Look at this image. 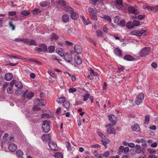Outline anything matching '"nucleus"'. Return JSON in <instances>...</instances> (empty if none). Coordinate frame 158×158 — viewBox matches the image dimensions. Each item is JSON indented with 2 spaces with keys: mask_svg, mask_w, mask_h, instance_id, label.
Here are the masks:
<instances>
[{
  "mask_svg": "<svg viewBox=\"0 0 158 158\" xmlns=\"http://www.w3.org/2000/svg\"><path fill=\"white\" fill-rule=\"evenodd\" d=\"M50 122L48 120H46L44 121L42 124V131L44 132H48L51 129L50 127Z\"/></svg>",
  "mask_w": 158,
  "mask_h": 158,
  "instance_id": "1",
  "label": "nucleus"
},
{
  "mask_svg": "<svg viewBox=\"0 0 158 158\" xmlns=\"http://www.w3.org/2000/svg\"><path fill=\"white\" fill-rule=\"evenodd\" d=\"M151 52V48L146 47L142 49L139 52V55L141 57H144L148 55Z\"/></svg>",
  "mask_w": 158,
  "mask_h": 158,
  "instance_id": "2",
  "label": "nucleus"
},
{
  "mask_svg": "<svg viewBox=\"0 0 158 158\" xmlns=\"http://www.w3.org/2000/svg\"><path fill=\"white\" fill-rule=\"evenodd\" d=\"M15 87L19 89L18 90H16V94L18 95V96L22 95L23 91H22L21 89L23 88V85L22 83L20 81H17L15 83Z\"/></svg>",
  "mask_w": 158,
  "mask_h": 158,
  "instance_id": "3",
  "label": "nucleus"
},
{
  "mask_svg": "<svg viewBox=\"0 0 158 158\" xmlns=\"http://www.w3.org/2000/svg\"><path fill=\"white\" fill-rule=\"evenodd\" d=\"M8 134L6 133H5L3 136L2 142L6 143L7 144L9 143V141H8L9 140L10 142H12L14 139L13 136H12L10 137H8Z\"/></svg>",
  "mask_w": 158,
  "mask_h": 158,
  "instance_id": "4",
  "label": "nucleus"
},
{
  "mask_svg": "<svg viewBox=\"0 0 158 158\" xmlns=\"http://www.w3.org/2000/svg\"><path fill=\"white\" fill-rule=\"evenodd\" d=\"M127 11L130 13L134 15H138L139 13V11L136 7L132 6H129L127 8Z\"/></svg>",
  "mask_w": 158,
  "mask_h": 158,
  "instance_id": "5",
  "label": "nucleus"
},
{
  "mask_svg": "<svg viewBox=\"0 0 158 158\" xmlns=\"http://www.w3.org/2000/svg\"><path fill=\"white\" fill-rule=\"evenodd\" d=\"M82 63V60L81 58L79 56H75L74 61L73 62L72 65L75 67H79Z\"/></svg>",
  "mask_w": 158,
  "mask_h": 158,
  "instance_id": "6",
  "label": "nucleus"
},
{
  "mask_svg": "<svg viewBox=\"0 0 158 158\" xmlns=\"http://www.w3.org/2000/svg\"><path fill=\"white\" fill-rule=\"evenodd\" d=\"M144 97L143 94L142 93L139 94L137 96L135 100V102L137 105H139L142 102L144 99Z\"/></svg>",
  "mask_w": 158,
  "mask_h": 158,
  "instance_id": "7",
  "label": "nucleus"
},
{
  "mask_svg": "<svg viewBox=\"0 0 158 158\" xmlns=\"http://www.w3.org/2000/svg\"><path fill=\"white\" fill-rule=\"evenodd\" d=\"M48 145L52 150L54 151H57L58 150V147L56 143L53 141H50Z\"/></svg>",
  "mask_w": 158,
  "mask_h": 158,
  "instance_id": "8",
  "label": "nucleus"
},
{
  "mask_svg": "<svg viewBox=\"0 0 158 158\" xmlns=\"http://www.w3.org/2000/svg\"><path fill=\"white\" fill-rule=\"evenodd\" d=\"M34 102L35 104L38 105L40 106H44L46 103L45 101L42 99L41 100L37 99L35 100Z\"/></svg>",
  "mask_w": 158,
  "mask_h": 158,
  "instance_id": "9",
  "label": "nucleus"
},
{
  "mask_svg": "<svg viewBox=\"0 0 158 158\" xmlns=\"http://www.w3.org/2000/svg\"><path fill=\"white\" fill-rule=\"evenodd\" d=\"M23 96V97H25L26 96L27 98L30 99H31L34 96V94L32 92H29L28 93V91L27 90H26L23 93H22Z\"/></svg>",
  "mask_w": 158,
  "mask_h": 158,
  "instance_id": "10",
  "label": "nucleus"
},
{
  "mask_svg": "<svg viewBox=\"0 0 158 158\" xmlns=\"http://www.w3.org/2000/svg\"><path fill=\"white\" fill-rule=\"evenodd\" d=\"M63 56L65 60L67 62H71L72 61L73 58L70 54L65 53Z\"/></svg>",
  "mask_w": 158,
  "mask_h": 158,
  "instance_id": "11",
  "label": "nucleus"
},
{
  "mask_svg": "<svg viewBox=\"0 0 158 158\" xmlns=\"http://www.w3.org/2000/svg\"><path fill=\"white\" fill-rule=\"evenodd\" d=\"M145 31H140L138 30H134L131 31L130 34L131 35H135L137 36H141L142 34L145 33Z\"/></svg>",
  "mask_w": 158,
  "mask_h": 158,
  "instance_id": "12",
  "label": "nucleus"
},
{
  "mask_svg": "<svg viewBox=\"0 0 158 158\" xmlns=\"http://www.w3.org/2000/svg\"><path fill=\"white\" fill-rule=\"evenodd\" d=\"M8 148L10 152H14L16 150L17 146L15 143H10L9 145Z\"/></svg>",
  "mask_w": 158,
  "mask_h": 158,
  "instance_id": "13",
  "label": "nucleus"
},
{
  "mask_svg": "<svg viewBox=\"0 0 158 158\" xmlns=\"http://www.w3.org/2000/svg\"><path fill=\"white\" fill-rule=\"evenodd\" d=\"M74 49L76 52L77 54H81L82 52V49L80 45L76 44L74 46Z\"/></svg>",
  "mask_w": 158,
  "mask_h": 158,
  "instance_id": "14",
  "label": "nucleus"
},
{
  "mask_svg": "<svg viewBox=\"0 0 158 158\" xmlns=\"http://www.w3.org/2000/svg\"><path fill=\"white\" fill-rule=\"evenodd\" d=\"M114 54L120 57L122 56V51L118 48H117L114 50Z\"/></svg>",
  "mask_w": 158,
  "mask_h": 158,
  "instance_id": "15",
  "label": "nucleus"
},
{
  "mask_svg": "<svg viewBox=\"0 0 158 158\" xmlns=\"http://www.w3.org/2000/svg\"><path fill=\"white\" fill-rule=\"evenodd\" d=\"M59 37V35L55 33H52L50 35V40L52 41L56 40L58 39Z\"/></svg>",
  "mask_w": 158,
  "mask_h": 158,
  "instance_id": "16",
  "label": "nucleus"
},
{
  "mask_svg": "<svg viewBox=\"0 0 158 158\" xmlns=\"http://www.w3.org/2000/svg\"><path fill=\"white\" fill-rule=\"evenodd\" d=\"M57 53L61 56H63L64 55V52L61 48H58L56 49Z\"/></svg>",
  "mask_w": 158,
  "mask_h": 158,
  "instance_id": "17",
  "label": "nucleus"
},
{
  "mask_svg": "<svg viewBox=\"0 0 158 158\" xmlns=\"http://www.w3.org/2000/svg\"><path fill=\"white\" fill-rule=\"evenodd\" d=\"M116 6L118 9H120L121 8V6H123V0H117L116 1Z\"/></svg>",
  "mask_w": 158,
  "mask_h": 158,
  "instance_id": "18",
  "label": "nucleus"
},
{
  "mask_svg": "<svg viewBox=\"0 0 158 158\" xmlns=\"http://www.w3.org/2000/svg\"><path fill=\"white\" fill-rule=\"evenodd\" d=\"M71 13V17L73 19H76L78 17V15L76 12H74L73 10Z\"/></svg>",
  "mask_w": 158,
  "mask_h": 158,
  "instance_id": "19",
  "label": "nucleus"
},
{
  "mask_svg": "<svg viewBox=\"0 0 158 158\" xmlns=\"http://www.w3.org/2000/svg\"><path fill=\"white\" fill-rule=\"evenodd\" d=\"M51 137L48 134H44L42 137V139L43 141H46L50 140Z\"/></svg>",
  "mask_w": 158,
  "mask_h": 158,
  "instance_id": "20",
  "label": "nucleus"
},
{
  "mask_svg": "<svg viewBox=\"0 0 158 158\" xmlns=\"http://www.w3.org/2000/svg\"><path fill=\"white\" fill-rule=\"evenodd\" d=\"M131 128L133 131H140V128L139 125L137 124H135L131 127Z\"/></svg>",
  "mask_w": 158,
  "mask_h": 158,
  "instance_id": "21",
  "label": "nucleus"
},
{
  "mask_svg": "<svg viewBox=\"0 0 158 158\" xmlns=\"http://www.w3.org/2000/svg\"><path fill=\"white\" fill-rule=\"evenodd\" d=\"M69 19V16L66 14L64 15L62 17V20L63 22L66 23Z\"/></svg>",
  "mask_w": 158,
  "mask_h": 158,
  "instance_id": "22",
  "label": "nucleus"
},
{
  "mask_svg": "<svg viewBox=\"0 0 158 158\" xmlns=\"http://www.w3.org/2000/svg\"><path fill=\"white\" fill-rule=\"evenodd\" d=\"M12 77L13 76L11 73H7L5 75V78L6 80L7 81H9L11 80Z\"/></svg>",
  "mask_w": 158,
  "mask_h": 158,
  "instance_id": "23",
  "label": "nucleus"
},
{
  "mask_svg": "<svg viewBox=\"0 0 158 158\" xmlns=\"http://www.w3.org/2000/svg\"><path fill=\"white\" fill-rule=\"evenodd\" d=\"M123 59L127 61H133L135 60L134 58L132 56L130 55H126Z\"/></svg>",
  "mask_w": 158,
  "mask_h": 158,
  "instance_id": "24",
  "label": "nucleus"
},
{
  "mask_svg": "<svg viewBox=\"0 0 158 158\" xmlns=\"http://www.w3.org/2000/svg\"><path fill=\"white\" fill-rule=\"evenodd\" d=\"M88 12L89 14L91 16H95L96 14L93 8L89 7L88 9Z\"/></svg>",
  "mask_w": 158,
  "mask_h": 158,
  "instance_id": "25",
  "label": "nucleus"
},
{
  "mask_svg": "<svg viewBox=\"0 0 158 158\" xmlns=\"http://www.w3.org/2000/svg\"><path fill=\"white\" fill-rule=\"evenodd\" d=\"M16 154L19 158L21 157L23 155V153L21 150H18L16 152Z\"/></svg>",
  "mask_w": 158,
  "mask_h": 158,
  "instance_id": "26",
  "label": "nucleus"
},
{
  "mask_svg": "<svg viewBox=\"0 0 158 158\" xmlns=\"http://www.w3.org/2000/svg\"><path fill=\"white\" fill-rule=\"evenodd\" d=\"M40 47L42 51V52H45L47 51V48L46 45L44 44H41L40 45Z\"/></svg>",
  "mask_w": 158,
  "mask_h": 158,
  "instance_id": "27",
  "label": "nucleus"
},
{
  "mask_svg": "<svg viewBox=\"0 0 158 158\" xmlns=\"http://www.w3.org/2000/svg\"><path fill=\"white\" fill-rule=\"evenodd\" d=\"M66 100V98L64 97H60L57 99L56 101L58 103H63Z\"/></svg>",
  "mask_w": 158,
  "mask_h": 158,
  "instance_id": "28",
  "label": "nucleus"
},
{
  "mask_svg": "<svg viewBox=\"0 0 158 158\" xmlns=\"http://www.w3.org/2000/svg\"><path fill=\"white\" fill-rule=\"evenodd\" d=\"M109 120L111 122H114L116 119V116L113 114H110L109 116Z\"/></svg>",
  "mask_w": 158,
  "mask_h": 158,
  "instance_id": "29",
  "label": "nucleus"
},
{
  "mask_svg": "<svg viewBox=\"0 0 158 158\" xmlns=\"http://www.w3.org/2000/svg\"><path fill=\"white\" fill-rule=\"evenodd\" d=\"M140 25V22L139 20H134L132 22V25L133 27H137Z\"/></svg>",
  "mask_w": 158,
  "mask_h": 158,
  "instance_id": "30",
  "label": "nucleus"
},
{
  "mask_svg": "<svg viewBox=\"0 0 158 158\" xmlns=\"http://www.w3.org/2000/svg\"><path fill=\"white\" fill-rule=\"evenodd\" d=\"M82 18L84 21V23L85 24L87 25L91 23V21L89 20V19H87L86 20L84 16H82Z\"/></svg>",
  "mask_w": 158,
  "mask_h": 158,
  "instance_id": "31",
  "label": "nucleus"
},
{
  "mask_svg": "<svg viewBox=\"0 0 158 158\" xmlns=\"http://www.w3.org/2000/svg\"><path fill=\"white\" fill-rule=\"evenodd\" d=\"M64 9L66 11H69L70 12L73 11V9L72 8L69 6H66Z\"/></svg>",
  "mask_w": 158,
  "mask_h": 158,
  "instance_id": "32",
  "label": "nucleus"
},
{
  "mask_svg": "<svg viewBox=\"0 0 158 158\" xmlns=\"http://www.w3.org/2000/svg\"><path fill=\"white\" fill-rule=\"evenodd\" d=\"M68 33L70 35H73L74 34V31H75V30L69 27L68 28Z\"/></svg>",
  "mask_w": 158,
  "mask_h": 158,
  "instance_id": "33",
  "label": "nucleus"
},
{
  "mask_svg": "<svg viewBox=\"0 0 158 158\" xmlns=\"http://www.w3.org/2000/svg\"><path fill=\"white\" fill-rule=\"evenodd\" d=\"M150 117L149 115H147L145 116L144 123L145 124H148L149 121Z\"/></svg>",
  "mask_w": 158,
  "mask_h": 158,
  "instance_id": "34",
  "label": "nucleus"
},
{
  "mask_svg": "<svg viewBox=\"0 0 158 158\" xmlns=\"http://www.w3.org/2000/svg\"><path fill=\"white\" fill-rule=\"evenodd\" d=\"M135 148L136 150V152L137 153H139L141 152V148L140 145H136Z\"/></svg>",
  "mask_w": 158,
  "mask_h": 158,
  "instance_id": "35",
  "label": "nucleus"
},
{
  "mask_svg": "<svg viewBox=\"0 0 158 158\" xmlns=\"http://www.w3.org/2000/svg\"><path fill=\"white\" fill-rule=\"evenodd\" d=\"M107 132L108 133H112L113 134L115 133L114 129L112 127H110L107 129Z\"/></svg>",
  "mask_w": 158,
  "mask_h": 158,
  "instance_id": "36",
  "label": "nucleus"
},
{
  "mask_svg": "<svg viewBox=\"0 0 158 158\" xmlns=\"http://www.w3.org/2000/svg\"><path fill=\"white\" fill-rule=\"evenodd\" d=\"M55 49V47L54 46H50L48 48V52L50 53H52L54 52Z\"/></svg>",
  "mask_w": 158,
  "mask_h": 158,
  "instance_id": "37",
  "label": "nucleus"
},
{
  "mask_svg": "<svg viewBox=\"0 0 158 158\" xmlns=\"http://www.w3.org/2000/svg\"><path fill=\"white\" fill-rule=\"evenodd\" d=\"M66 146L67 148L68 151H71L72 150L70 143L69 142H67L66 143Z\"/></svg>",
  "mask_w": 158,
  "mask_h": 158,
  "instance_id": "38",
  "label": "nucleus"
},
{
  "mask_svg": "<svg viewBox=\"0 0 158 158\" xmlns=\"http://www.w3.org/2000/svg\"><path fill=\"white\" fill-rule=\"evenodd\" d=\"M56 158H63V156L61 153L59 152H56L54 154Z\"/></svg>",
  "mask_w": 158,
  "mask_h": 158,
  "instance_id": "39",
  "label": "nucleus"
},
{
  "mask_svg": "<svg viewBox=\"0 0 158 158\" xmlns=\"http://www.w3.org/2000/svg\"><path fill=\"white\" fill-rule=\"evenodd\" d=\"M125 22L124 19H121L118 24L122 27H124L125 25Z\"/></svg>",
  "mask_w": 158,
  "mask_h": 158,
  "instance_id": "40",
  "label": "nucleus"
},
{
  "mask_svg": "<svg viewBox=\"0 0 158 158\" xmlns=\"http://www.w3.org/2000/svg\"><path fill=\"white\" fill-rule=\"evenodd\" d=\"M102 18L104 19L107 20L110 23L111 21V19L110 16L106 15H105L102 17H101Z\"/></svg>",
  "mask_w": 158,
  "mask_h": 158,
  "instance_id": "41",
  "label": "nucleus"
},
{
  "mask_svg": "<svg viewBox=\"0 0 158 158\" xmlns=\"http://www.w3.org/2000/svg\"><path fill=\"white\" fill-rule=\"evenodd\" d=\"M150 10L153 12H156L158 10V6L150 7Z\"/></svg>",
  "mask_w": 158,
  "mask_h": 158,
  "instance_id": "42",
  "label": "nucleus"
},
{
  "mask_svg": "<svg viewBox=\"0 0 158 158\" xmlns=\"http://www.w3.org/2000/svg\"><path fill=\"white\" fill-rule=\"evenodd\" d=\"M90 95L89 94H84L83 96V100L84 101H86L90 97Z\"/></svg>",
  "mask_w": 158,
  "mask_h": 158,
  "instance_id": "43",
  "label": "nucleus"
},
{
  "mask_svg": "<svg viewBox=\"0 0 158 158\" xmlns=\"http://www.w3.org/2000/svg\"><path fill=\"white\" fill-rule=\"evenodd\" d=\"M134 142L138 143H143L144 142V140L143 139H135Z\"/></svg>",
  "mask_w": 158,
  "mask_h": 158,
  "instance_id": "44",
  "label": "nucleus"
},
{
  "mask_svg": "<svg viewBox=\"0 0 158 158\" xmlns=\"http://www.w3.org/2000/svg\"><path fill=\"white\" fill-rule=\"evenodd\" d=\"M89 71H90V73L91 74H92L94 76H97L98 75V73L97 72H94V70L90 68L89 69Z\"/></svg>",
  "mask_w": 158,
  "mask_h": 158,
  "instance_id": "45",
  "label": "nucleus"
},
{
  "mask_svg": "<svg viewBox=\"0 0 158 158\" xmlns=\"http://www.w3.org/2000/svg\"><path fill=\"white\" fill-rule=\"evenodd\" d=\"M126 27L129 29H130L133 27L132 25V23H131L130 21H129L127 23L126 25Z\"/></svg>",
  "mask_w": 158,
  "mask_h": 158,
  "instance_id": "46",
  "label": "nucleus"
},
{
  "mask_svg": "<svg viewBox=\"0 0 158 158\" xmlns=\"http://www.w3.org/2000/svg\"><path fill=\"white\" fill-rule=\"evenodd\" d=\"M9 58H15L18 59H21V57L19 55H15V56H9Z\"/></svg>",
  "mask_w": 158,
  "mask_h": 158,
  "instance_id": "47",
  "label": "nucleus"
},
{
  "mask_svg": "<svg viewBox=\"0 0 158 158\" xmlns=\"http://www.w3.org/2000/svg\"><path fill=\"white\" fill-rule=\"evenodd\" d=\"M63 106L66 108H69L70 105L69 103L67 101H64L63 102Z\"/></svg>",
  "mask_w": 158,
  "mask_h": 158,
  "instance_id": "48",
  "label": "nucleus"
},
{
  "mask_svg": "<svg viewBox=\"0 0 158 158\" xmlns=\"http://www.w3.org/2000/svg\"><path fill=\"white\" fill-rule=\"evenodd\" d=\"M120 17L118 16H115L114 17V22L115 23H118L120 21Z\"/></svg>",
  "mask_w": 158,
  "mask_h": 158,
  "instance_id": "49",
  "label": "nucleus"
},
{
  "mask_svg": "<svg viewBox=\"0 0 158 158\" xmlns=\"http://www.w3.org/2000/svg\"><path fill=\"white\" fill-rule=\"evenodd\" d=\"M30 13V12L27 11V10H24L21 12V14L25 16L28 15Z\"/></svg>",
  "mask_w": 158,
  "mask_h": 158,
  "instance_id": "50",
  "label": "nucleus"
},
{
  "mask_svg": "<svg viewBox=\"0 0 158 158\" xmlns=\"http://www.w3.org/2000/svg\"><path fill=\"white\" fill-rule=\"evenodd\" d=\"M58 3L62 6H65L66 4V2L64 0H59L58 1Z\"/></svg>",
  "mask_w": 158,
  "mask_h": 158,
  "instance_id": "51",
  "label": "nucleus"
},
{
  "mask_svg": "<svg viewBox=\"0 0 158 158\" xmlns=\"http://www.w3.org/2000/svg\"><path fill=\"white\" fill-rule=\"evenodd\" d=\"M110 154V152L108 151H107L105 152L104 153H102V156L103 157L107 158L108 157Z\"/></svg>",
  "mask_w": 158,
  "mask_h": 158,
  "instance_id": "52",
  "label": "nucleus"
},
{
  "mask_svg": "<svg viewBox=\"0 0 158 158\" xmlns=\"http://www.w3.org/2000/svg\"><path fill=\"white\" fill-rule=\"evenodd\" d=\"M12 86H10L8 87L7 89V92L9 94H11L13 93V90H12Z\"/></svg>",
  "mask_w": 158,
  "mask_h": 158,
  "instance_id": "53",
  "label": "nucleus"
},
{
  "mask_svg": "<svg viewBox=\"0 0 158 158\" xmlns=\"http://www.w3.org/2000/svg\"><path fill=\"white\" fill-rule=\"evenodd\" d=\"M77 90V89L75 88H70L69 89V92L70 93H73L75 92Z\"/></svg>",
  "mask_w": 158,
  "mask_h": 158,
  "instance_id": "54",
  "label": "nucleus"
},
{
  "mask_svg": "<svg viewBox=\"0 0 158 158\" xmlns=\"http://www.w3.org/2000/svg\"><path fill=\"white\" fill-rule=\"evenodd\" d=\"M102 143L103 145L105 146V148H106V145L108 142H109V140H107V142L105 139H103L102 140Z\"/></svg>",
  "mask_w": 158,
  "mask_h": 158,
  "instance_id": "55",
  "label": "nucleus"
},
{
  "mask_svg": "<svg viewBox=\"0 0 158 158\" xmlns=\"http://www.w3.org/2000/svg\"><path fill=\"white\" fill-rule=\"evenodd\" d=\"M40 12V10L39 9H35L33 11V13L34 15L37 14Z\"/></svg>",
  "mask_w": 158,
  "mask_h": 158,
  "instance_id": "56",
  "label": "nucleus"
},
{
  "mask_svg": "<svg viewBox=\"0 0 158 158\" xmlns=\"http://www.w3.org/2000/svg\"><path fill=\"white\" fill-rule=\"evenodd\" d=\"M30 45H36V42L34 40H30L29 44Z\"/></svg>",
  "mask_w": 158,
  "mask_h": 158,
  "instance_id": "57",
  "label": "nucleus"
},
{
  "mask_svg": "<svg viewBox=\"0 0 158 158\" xmlns=\"http://www.w3.org/2000/svg\"><path fill=\"white\" fill-rule=\"evenodd\" d=\"M125 67L122 66H120L118 67V71L119 72L123 71L125 69Z\"/></svg>",
  "mask_w": 158,
  "mask_h": 158,
  "instance_id": "58",
  "label": "nucleus"
},
{
  "mask_svg": "<svg viewBox=\"0 0 158 158\" xmlns=\"http://www.w3.org/2000/svg\"><path fill=\"white\" fill-rule=\"evenodd\" d=\"M51 59L53 60H56L58 61V62L59 63V62L61 60H59L58 59L56 56L55 55H53L52 56Z\"/></svg>",
  "mask_w": 158,
  "mask_h": 158,
  "instance_id": "59",
  "label": "nucleus"
},
{
  "mask_svg": "<svg viewBox=\"0 0 158 158\" xmlns=\"http://www.w3.org/2000/svg\"><path fill=\"white\" fill-rule=\"evenodd\" d=\"M145 16L144 15H139L137 16V18L139 20L143 19Z\"/></svg>",
  "mask_w": 158,
  "mask_h": 158,
  "instance_id": "60",
  "label": "nucleus"
},
{
  "mask_svg": "<svg viewBox=\"0 0 158 158\" xmlns=\"http://www.w3.org/2000/svg\"><path fill=\"white\" fill-rule=\"evenodd\" d=\"M9 25L10 27L12 28V30H14L15 29V27L13 24L12 23L11 21H10L9 22Z\"/></svg>",
  "mask_w": 158,
  "mask_h": 158,
  "instance_id": "61",
  "label": "nucleus"
},
{
  "mask_svg": "<svg viewBox=\"0 0 158 158\" xmlns=\"http://www.w3.org/2000/svg\"><path fill=\"white\" fill-rule=\"evenodd\" d=\"M40 5L43 7H45L47 6V3L45 1H42L40 3Z\"/></svg>",
  "mask_w": 158,
  "mask_h": 158,
  "instance_id": "62",
  "label": "nucleus"
},
{
  "mask_svg": "<svg viewBox=\"0 0 158 158\" xmlns=\"http://www.w3.org/2000/svg\"><path fill=\"white\" fill-rule=\"evenodd\" d=\"M16 14V12L15 11H10L8 12V15L9 16H14Z\"/></svg>",
  "mask_w": 158,
  "mask_h": 158,
  "instance_id": "63",
  "label": "nucleus"
},
{
  "mask_svg": "<svg viewBox=\"0 0 158 158\" xmlns=\"http://www.w3.org/2000/svg\"><path fill=\"white\" fill-rule=\"evenodd\" d=\"M128 145L129 147L131 148H133L135 147L134 144L133 143H129L128 144Z\"/></svg>",
  "mask_w": 158,
  "mask_h": 158,
  "instance_id": "64",
  "label": "nucleus"
}]
</instances>
